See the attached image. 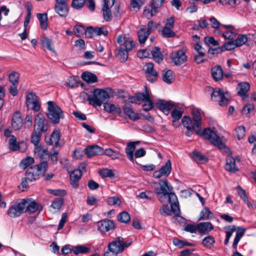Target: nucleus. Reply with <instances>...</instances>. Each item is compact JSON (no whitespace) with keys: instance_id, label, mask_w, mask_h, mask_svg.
<instances>
[{"instance_id":"1","label":"nucleus","mask_w":256,"mask_h":256,"mask_svg":"<svg viewBox=\"0 0 256 256\" xmlns=\"http://www.w3.org/2000/svg\"><path fill=\"white\" fill-rule=\"evenodd\" d=\"M182 122L187 131L186 135L190 136L192 134V130L200 136H204L205 138L208 140L214 146H218L219 148L222 149L225 146L222 142L220 138L212 130L209 128H204L203 132L202 130L198 128L196 129L195 126L192 124V120L188 116H184L182 120Z\"/></svg>"},{"instance_id":"2","label":"nucleus","mask_w":256,"mask_h":256,"mask_svg":"<svg viewBox=\"0 0 256 256\" xmlns=\"http://www.w3.org/2000/svg\"><path fill=\"white\" fill-rule=\"evenodd\" d=\"M132 242V240L124 241L123 238L118 236L108 243V250L104 253V256H116L122 252L125 248L130 246Z\"/></svg>"},{"instance_id":"3","label":"nucleus","mask_w":256,"mask_h":256,"mask_svg":"<svg viewBox=\"0 0 256 256\" xmlns=\"http://www.w3.org/2000/svg\"><path fill=\"white\" fill-rule=\"evenodd\" d=\"M116 40L120 44L117 56L121 62H125L128 58V52L134 47L135 44L131 38L122 36H119Z\"/></svg>"},{"instance_id":"4","label":"nucleus","mask_w":256,"mask_h":256,"mask_svg":"<svg viewBox=\"0 0 256 256\" xmlns=\"http://www.w3.org/2000/svg\"><path fill=\"white\" fill-rule=\"evenodd\" d=\"M48 164L46 160H42L39 164L29 168L26 172V178L30 182L38 179L40 176L44 175L48 168Z\"/></svg>"},{"instance_id":"5","label":"nucleus","mask_w":256,"mask_h":256,"mask_svg":"<svg viewBox=\"0 0 256 256\" xmlns=\"http://www.w3.org/2000/svg\"><path fill=\"white\" fill-rule=\"evenodd\" d=\"M110 96L106 90L101 89H95L92 94L88 96V100L90 104L94 107L100 106L110 98Z\"/></svg>"},{"instance_id":"6","label":"nucleus","mask_w":256,"mask_h":256,"mask_svg":"<svg viewBox=\"0 0 256 256\" xmlns=\"http://www.w3.org/2000/svg\"><path fill=\"white\" fill-rule=\"evenodd\" d=\"M48 118L52 124H58L60 119L64 118L62 110L54 102L48 101Z\"/></svg>"},{"instance_id":"7","label":"nucleus","mask_w":256,"mask_h":256,"mask_svg":"<svg viewBox=\"0 0 256 256\" xmlns=\"http://www.w3.org/2000/svg\"><path fill=\"white\" fill-rule=\"evenodd\" d=\"M160 188H155V192L158 196V200L161 203L165 202L164 198H170L171 194H175L172 192L173 188L169 184L167 180H160L158 182Z\"/></svg>"},{"instance_id":"8","label":"nucleus","mask_w":256,"mask_h":256,"mask_svg":"<svg viewBox=\"0 0 256 256\" xmlns=\"http://www.w3.org/2000/svg\"><path fill=\"white\" fill-rule=\"evenodd\" d=\"M26 198H23L12 203L7 210L6 214L8 216L12 218H15L26 212Z\"/></svg>"},{"instance_id":"9","label":"nucleus","mask_w":256,"mask_h":256,"mask_svg":"<svg viewBox=\"0 0 256 256\" xmlns=\"http://www.w3.org/2000/svg\"><path fill=\"white\" fill-rule=\"evenodd\" d=\"M206 90L212 92L211 98L214 101L218 102L220 106H226L228 104L229 99L226 98L221 89H214L212 87L208 86Z\"/></svg>"},{"instance_id":"10","label":"nucleus","mask_w":256,"mask_h":256,"mask_svg":"<svg viewBox=\"0 0 256 256\" xmlns=\"http://www.w3.org/2000/svg\"><path fill=\"white\" fill-rule=\"evenodd\" d=\"M48 123L45 118L44 115L38 112L35 116L34 120V130L42 134L48 130Z\"/></svg>"},{"instance_id":"11","label":"nucleus","mask_w":256,"mask_h":256,"mask_svg":"<svg viewBox=\"0 0 256 256\" xmlns=\"http://www.w3.org/2000/svg\"><path fill=\"white\" fill-rule=\"evenodd\" d=\"M102 14L104 19L106 22H110L112 19V14L110 8L114 5V0H104Z\"/></svg>"},{"instance_id":"12","label":"nucleus","mask_w":256,"mask_h":256,"mask_svg":"<svg viewBox=\"0 0 256 256\" xmlns=\"http://www.w3.org/2000/svg\"><path fill=\"white\" fill-rule=\"evenodd\" d=\"M114 228L115 225L114 222L107 218L102 220L98 223V230H100L102 234H104L114 229Z\"/></svg>"},{"instance_id":"13","label":"nucleus","mask_w":256,"mask_h":256,"mask_svg":"<svg viewBox=\"0 0 256 256\" xmlns=\"http://www.w3.org/2000/svg\"><path fill=\"white\" fill-rule=\"evenodd\" d=\"M170 58L176 65L180 66L186 60V53L182 50L172 53Z\"/></svg>"},{"instance_id":"14","label":"nucleus","mask_w":256,"mask_h":256,"mask_svg":"<svg viewBox=\"0 0 256 256\" xmlns=\"http://www.w3.org/2000/svg\"><path fill=\"white\" fill-rule=\"evenodd\" d=\"M84 153L88 158L97 155L104 154V150L98 145L88 146L84 150Z\"/></svg>"},{"instance_id":"15","label":"nucleus","mask_w":256,"mask_h":256,"mask_svg":"<svg viewBox=\"0 0 256 256\" xmlns=\"http://www.w3.org/2000/svg\"><path fill=\"white\" fill-rule=\"evenodd\" d=\"M23 124L24 122L21 113L19 111H16L14 113L12 119L11 124L12 128L15 130H18L22 128Z\"/></svg>"},{"instance_id":"16","label":"nucleus","mask_w":256,"mask_h":256,"mask_svg":"<svg viewBox=\"0 0 256 256\" xmlns=\"http://www.w3.org/2000/svg\"><path fill=\"white\" fill-rule=\"evenodd\" d=\"M168 201L170 204L172 213V212L176 216H178L180 210L176 196L175 194H171Z\"/></svg>"},{"instance_id":"17","label":"nucleus","mask_w":256,"mask_h":256,"mask_svg":"<svg viewBox=\"0 0 256 256\" xmlns=\"http://www.w3.org/2000/svg\"><path fill=\"white\" fill-rule=\"evenodd\" d=\"M214 228V226L210 222H202L197 224L198 232L201 236L208 234Z\"/></svg>"},{"instance_id":"18","label":"nucleus","mask_w":256,"mask_h":256,"mask_svg":"<svg viewBox=\"0 0 256 256\" xmlns=\"http://www.w3.org/2000/svg\"><path fill=\"white\" fill-rule=\"evenodd\" d=\"M222 28L226 29L222 34V36L225 39L233 40L237 34V32L234 27L232 25H222Z\"/></svg>"},{"instance_id":"19","label":"nucleus","mask_w":256,"mask_h":256,"mask_svg":"<svg viewBox=\"0 0 256 256\" xmlns=\"http://www.w3.org/2000/svg\"><path fill=\"white\" fill-rule=\"evenodd\" d=\"M250 89V84L247 82H240L237 86L238 94L242 97L243 100L248 97V92Z\"/></svg>"},{"instance_id":"20","label":"nucleus","mask_w":256,"mask_h":256,"mask_svg":"<svg viewBox=\"0 0 256 256\" xmlns=\"http://www.w3.org/2000/svg\"><path fill=\"white\" fill-rule=\"evenodd\" d=\"M146 78L149 82H153L156 80L158 76L156 72L154 70V64L152 62L148 63L146 64Z\"/></svg>"},{"instance_id":"21","label":"nucleus","mask_w":256,"mask_h":256,"mask_svg":"<svg viewBox=\"0 0 256 256\" xmlns=\"http://www.w3.org/2000/svg\"><path fill=\"white\" fill-rule=\"evenodd\" d=\"M82 170H74L70 174V181L72 186L74 188H77L79 184L78 182L82 177Z\"/></svg>"},{"instance_id":"22","label":"nucleus","mask_w":256,"mask_h":256,"mask_svg":"<svg viewBox=\"0 0 256 256\" xmlns=\"http://www.w3.org/2000/svg\"><path fill=\"white\" fill-rule=\"evenodd\" d=\"M55 12L61 17H66L68 13L67 3L56 2L54 6Z\"/></svg>"},{"instance_id":"23","label":"nucleus","mask_w":256,"mask_h":256,"mask_svg":"<svg viewBox=\"0 0 256 256\" xmlns=\"http://www.w3.org/2000/svg\"><path fill=\"white\" fill-rule=\"evenodd\" d=\"M60 138V131L54 130L51 134L48 139H46V142L48 145H54L56 147L60 146L59 140Z\"/></svg>"},{"instance_id":"24","label":"nucleus","mask_w":256,"mask_h":256,"mask_svg":"<svg viewBox=\"0 0 256 256\" xmlns=\"http://www.w3.org/2000/svg\"><path fill=\"white\" fill-rule=\"evenodd\" d=\"M26 200L27 202L26 204V212H28L30 214H32L38 210H42V206L35 201L30 202L29 199H26Z\"/></svg>"},{"instance_id":"25","label":"nucleus","mask_w":256,"mask_h":256,"mask_svg":"<svg viewBox=\"0 0 256 256\" xmlns=\"http://www.w3.org/2000/svg\"><path fill=\"white\" fill-rule=\"evenodd\" d=\"M156 106L162 110L164 114L168 115L170 110L174 106V104L168 102L160 100L156 104Z\"/></svg>"},{"instance_id":"26","label":"nucleus","mask_w":256,"mask_h":256,"mask_svg":"<svg viewBox=\"0 0 256 256\" xmlns=\"http://www.w3.org/2000/svg\"><path fill=\"white\" fill-rule=\"evenodd\" d=\"M124 114L132 120L136 121L140 119L138 114L133 110L132 106L129 104H126L124 108Z\"/></svg>"},{"instance_id":"27","label":"nucleus","mask_w":256,"mask_h":256,"mask_svg":"<svg viewBox=\"0 0 256 256\" xmlns=\"http://www.w3.org/2000/svg\"><path fill=\"white\" fill-rule=\"evenodd\" d=\"M226 164L225 166L226 170L230 172H236L238 170V168L236 164L235 159L230 156L226 158Z\"/></svg>"},{"instance_id":"28","label":"nucleus","mask_w":256,"mask_h":256,"mask_svg":"<svg viewBox=\"0 0 256 256\" xmlns=\"http://www.w3.org/2000/svg\"><path fill=\"white\" fill-rule=\"evenodd\" d=\"M148 99L147 93L144 94L142 92H138L134 96H130L129 100L131 103L136 104H140V101H144Z\"/></svg>"},{"instance_id":"29","label":"nucleus","mask_w":256,"mask_h":256,"mask_svg":"<svg viewBox=\"0 0 256 256\" xmlns=\"http://www.w3.org/2000/svg\"><path fill=\"white\" fill-rule=\"evenodd\" d=\"M192 124L195 126L198 129L200 128L202 130V116L200 112L197 110L192 111Z\"/></svg>"},{"instance_id":"30","label":"nucleus","mask_w":256,"mask_h":256,"mask_svg":"<svg viewBox=\"0 0 256 256\" xmlns=\"http://www.w3.org/2000/svg\"><path fill=\"white\" fill-rule=\"evenodd\" d=\"M162 80L167 84H172L174 80V76L172 70L164 69L162 72Z\"/></svg>"},{"instance_id":"31","label":"nucleus","mask_w":256,"mask_h":256,"mask_svg":"<svg viewBox=\"0 0 256 256\" xmlns=\"http://www.w3.org/2000/svg\"><path fill=\"white\" fill-rule=\"evenodd\" d=\"M192 158L198 164H204L206 162L208 158L198 151L192 152Z\"/></svg>"},{"instance_id":"32","label":"nucleus","mask_w":256,"mask_h":256,"mask_svg":"<svg viewBox=\"0 0 256 256\" xmlns=\"http://www.w3.org/2000/svg\"><path fill=\"white\" fill-rule=\"evenodd\" d=\"M135 146L134 142H129L127 144V146L125 150L127 157L132 162H134V152L135 150Z\"/></svg>"},{"instance_id":"33","label":"nucleus","mask_w":256,"mask_h":256,"mask_svg":"<svg viewBox=\"0 0 256 256\" xmlns=\"http://www.w3.org/2000/svg\"><path fill=\"white\" fill-rule=\"evenodd\" d=\"M212 76L216 80H219L223 77L222 68L220 66L212 68L211 70Z\"/></svg>"},{"instance_id":"34","label":"nucleus","mask_w":256,"mask_h":256,"mask_svg":"<svg viewBox=\"0 0 256 256\" xmlns=\"http://www.w3.org/2000/svg\"><path fill=\"white\" fill-rule=\"evenodd\" d=\"M40 43L44 48H46L52 52H55L52 42L48 38L42 37L40 39Z\"/></svg>"},{"instance_id":"35","label":"nucleus","mask_w":256,"mask_h":256,"mask_svg":"<svg viewBox=\"0 0 256 256\" xmlns=\"http://www.w3.org/2000/svg\"><path fill=\"white\" fill-rule=\"evenodd\" d=\"M151 54L154 60L158 63H160L163 60V56L158 47H154L151 51Z\"/></svg>"},{"instance_id":"36","label":"nucleus","mask_w":256,"mask_h":256,"mask_svg":"<svg viewBox=\"0 0 256 256\" xmlns=\"http://www.w3.org/2000/svg\"><path fill=\"white\" fill-rule=\"evenodd\" d=\"M245 231H246L245 228H238L236 230V236H235V238L234 239L233 244L232 246L234 248L236 249L238 244V242H240V238L244 235Z\"/></svg>"},{"instance_id":"37","label":"nucleus","mask_w":256,"mask_h":256,"mask_svg":"<svg viewBox=\"0 0 256 256\" xmlns=\"http://www.w3.org/2000/svg\"><path fill=\"white\" fill-rule=\"evenodd\" d=\"M82 80L89 83H93L97 82L98 78L96 74L90 72H84L82 74Z\"/></svg>"},{"instance_id":"38","label":"nucleus","mask_w":256,"mask_h":256,"mask_svg":"<svg viewBox=\"0 0 256 256\" xmlns=\"http://www.w3.org/2000/svg\"><path fill=\"white\" fill-rule=\"evenodd\" d=\"M214 218V214L207 207L204 208L200 212L199 220H211Z\"/></svg>"},{"instance_id":"39","label":"nucleus","mask_w":256,"mask_h":256,"mask_svg":"<svg viewBox=\"0 0 256 256\" xmlns=\"http://www.w3.org/2000/svg\"><path fill=\"white\" fill-rule=\"evenodd\" d=\"M64 204V199L62 198H56L52 202L50 208L54 210L52 212H58Z\"/></svg>"},{"instance_id":"40","label":"nucleus","mask_w":256,"mask_h":256,"mask_svg":"<svg viewBox=\"0 0 256 256\" xmlns=\"http://www.w3.org/2000/svg\"><path fill=\"white\" fill-rule=\"evenodd\" d=\"M72 250L76 255H78V254H84L89 252L90 248L83 245H78L72 246Z\"/></svg>"},{"instance_id":"41","label":"nucleus","mask_w":256,"mask_h":256,"mask_svg":"<svg viewBox=\"0 0 256 256\" xmlns=\"http://www.w3.org/2000/svg\"><path fill=\"white\" fill-rule=\"evenodd\" d=\"M138 35L140 43L142 44L145 42L146 40L150 36V33H148L146 31V29L145 28H141L138 32Z\"/></svg>"},{"instance_id":"42","label":"nucleus","mask_w":256,"mask_h":256,"mask_svg":"<svg viewBox=\"0 0 256 256\" xmlns=\"http://www.w3.org/2000/svg\"><path fill=\"white\" fill-rule=\"evenodd\" d=\"M42 134L34 130L30 136V142L33 144L36 148L40 146H38Z\"/></svg>"},{"instance_id":"43","label":"nucleus","mask_w":256,"mask_h":256,"mask_svg":"<svg viewBox=\"0 0 256 256\" xmlns=\"http://www.w3.org/2000/svg\"><path fill=\"white\" fill-rule=\"evenodd\" d=\"M104 110L108 112L116 113L118 114H120L121 113V109L118 107H116L114 104L104 103Z\"/></svg>"},{"instance_id":"44","label":"nucleus","mask_w":256,"mask_h":256,"mask_svg":"<svg viewBox=\"0 0 256 256\" xmlns=\"http://www.w3.org/2000/svg\"><path fill=\"white\" fill-rule=\"evenodd\" d=\"M37 18L40 21V26L42 29L46 30L48 27V16L46 13L38 14Z\"/></svg>"},{"instance_id":"45","label":"nucleus","mask_w":256,"mask_h":256,"mask_svg":"<svg viewBox=\"0 0 256 256\" xmlns=\"http://www.w3.org/2000/svg\"><path fill=\"white\" fill-rule=\"evenodd\" d=\"M236 46L234 40L230 41L224 43L222 46L218 47L220 49V52H222L225 50H230L234 49Z\"/></svg>"},{"instance_id":"46","label":"nucleus","mask_w":256,"mask_h":256,"mask_svg":"<svg viewBox=\"0 0 256 256\" xmlns=\"http://www.w3.org/2000/svg\"><path fill=\"white\" fill-rule=\"evenodd\" d=\"M158 11L150 4L145 7L144 11V14L148 18H152L153 16L158 13Z\"/></svg>"},{"instance_id":"47","label":"nucleus","mask_w":256,"mask_h":256,"mask_svg":"<svg viewBox=\"0 0 256 256\" xmlns=\"http://www.w3.org/2000/svg\"><path fill=\"white\" fill-rule=\"evenodd\" d=\"M184 112V109L182 108L176 107L171 112L172 117L174 120H180Z\"/></svg>"},{"instance_id":"48","label":"nucleus","mask_w":256,"mask_h":256,"mask_svg":"<svg viewBox=\"0 0 256 256\" xmlns=\"http://www.w3.org/2000/svg\"><path fill=\"white\" fill-rule=\"evenodd\" d=\"M215 242V240L212 236H208L205 237L202 242L203 246L206 248H210Z\"/></svg>"},{"instance_id":"49","label":"nucleus","mask_w":256,"mask_h":256,"mask_svg":"<svg viewBox=\"0 0 256 256\" xmlns=\"http://www.w3.org/2000/svg\"><path fill=\"white\" fill-rule=\"evenodd\" d=\"M160 171L162 174L166 176H168L172 170V164L170 160H168L164 166H162L160 169Z\"/></svg>"},{"instance_id":"50","label":"nucleus","mask_w":256,"mask_h":256,"mask_svg":"<svg viewBox=\"0 0 256 256\" xmlns=\"http://www.w3.org/2000/svg\"><path fill=\"white\" fill-rule=\"evenodd\" d=\"M174 28H171L167 26H164L162 34L163 37L165 38H173L176 35L174 32L173 30Z\"/></svg>"},{"instance_id":"51","label":"nucleus","mask_w":256,"mask_h":256,"mask_svg":"<svg viewBox=\"0 0 256 256\" xmlns=\"http://www.w3.org/2000/svg\"><path fill=\"white\" fill-rule=\"evenodd\" d=\"M9 148L12 151H16L20 149V146L17 143L16 138L14 136H11L9 140Z\"/></svg>"},{"instance_id":"52","label":"nucleus","mask_w":256,"mask_h":256,"mask_svg":"<svg viewBox=\"0 0 256 256\" xmlns=\"http://www.w3.org/2000/svg\"><path fill=\"white\" fill-rule=\"evenodd\" d=\"M35 150L38 152L41 160H44L45 158H49L48 150L46 149H42L41 146L35 148Z\"/></svg>"},{"instance_id":"53","label":"nucleus","mask_w":256,"mask_h":256,"mask_svg":"<svg viewBox=\"0 0 256 256\" xmlns=\"http://www.w3.org/2000/svg\"><path fill=\"white\" fill-rule=\"evenodd\" d=\"M144 88H145L146 93H147V94L148 96V100L146 99V100H144L143 101L144 102H148V104H146L143 105V107H144V110L145 111H148L152 108L153 106V102L150 98V94H149L147 87L146 86H144Z\"/></svg>"},{"instance_id":"54","label":"nucleus","mask_w":256,"mask_h":256,"mask_svg":"<svg viewBox=\"0 0 256 256\" xmlns=\"http://www.w3.org/2000/svg\"><path fill=\"white\" fill-rule=\"evenodd\" d=\"M118 220L120 222L128 223L130 220L129 214L125 211L122 212L118 216Z\"/></svg>"},{"instance_id":"55","label":"nucleus","mask_w":256,"mask_h":256,"mask_svg":"<svg viewBox=\"0 0 256 256\" xmlns=\"http://www.w3.org/2000/svg\"><path fill=\"white\" fill-rule=\"evenodd\" d=\"M144 3V0H130V6L133 10H138Z\"/></svg>"},{"instance_id":"56","label":"nucleus","mask_w":256,"mask_h":256,"mask_svg":"<svg viewBox=\"0 0 256 256\" xmlns=\"http://www.w3.org/2000/svg\"><path fill=\"white\" fill-rule=\"evenodd\" d=\"M248 36L246 34H239L234 41L237 47L240 46L245 44L248 41Z\"/></svg>"},{"instance_id":"57","label":"nucleus","mask_w":256,"mask_h":256,"mask_svg":"<svg viewBox=\"0 0 256 256\" xmlns=\"http://www.w3.org/2000/svg\"><path fill=\"white\" fill-rule=\"evenodd\" d=\"M99 174L103 178H112L114 176V174L112 170L108 168H103L98 172Z\"/></svg>"},{"instance_id":"58","label":"nucleus","mask_w":256,"mask_h":256,"mask_svg":"<svg viewBox=\"0 0 256 256\" xmlns=\"http://www.w3.org/2000/svg\"><path fill=\"white\" fill-rule=\"evenodd\" d=\"M34 162V159L32 157H27L23 159L20 162V166L23 169L26 168Z\"/></svg>"},{"instance_id":"59","label":"nucleus","mask_w":256,"mask_h":256,"mask_svg":"<svg viewBox=\"0 0 256 256\" xmlns=\"http://www.w3.org/2000/svg\"><path fill=\"white\" fill-rule=\"evenodd\" d=\"M78 78L76 76L70 77L66 82V85L72 88L78 87L79 82H78Z\"/></svg>"},{"instance_id":"60","label":"nucleus","mask_w":256,"mask_h":256,"mask_svg":"<svg viewBox=\"0 0 256 256\" xmlns=\"http://www.w3.org/2000/svg\"><path fill=\"white\" fill-rule=\"evenodd\" d=\"M104 154L110 157L113 160L119 158L120 156V154L118 152L114 151L110 148L106 149L104 151Z\"/></svg>"},{"instance_id":"61","label":"nucleus","mask_w":256,"mask_h":256,"mask_svg":"<svg viewBox=\"0 0 256 256\" xmlns=\"http://www.w3.org/2000/svg\"><path fill=\"white\" fill-rule=\"evenodd\" d=\"M245 132V128L244 126H240L235 129V136L240 140L244 136Z\"/></svg>"},{"instance_id":"62","label":"nucleus","mask_w":256,"mask_h":256,"mask_svg":"<svg viewBox=\"0 0 256 256\" xmlns=\"http://www.w3.org/2000/svg\"><path fill=\"white\" fill-rule=\"evenodd\" d=\"M20 74L18 72H14L10 74L8 78L12 84H18Z\"/></svg>"},{"instance_id":"63","label":"nucleus","mask_w":256,"mask_h":256,"mask_svg":"<svg viewBox=\"0 0 256 256\" xmlns=\"http://www.w3.org/2000/svg\"><path fill=\"white\" fill-rule=\"evenodd\" d=\"M27 107L28 109H31L36 112H38L40 110V104L38 100L36 102H29V104H27Z\"/></svg>"},{"instance_id":"64","label":"nucleus","mask_w":256,"mask_h":256,"mask_svg":"<svg viewBox=\"0 0 256 256\" xmlns=\"http://www.w3.org/2000/svg\"><path fill=\"white\" fill-rule=\"evenodd\" d=\"M107 202L110 206H120L122 202L120 199L116 196L108 198L107 200Z\"/></svg>"}]
</instances>
